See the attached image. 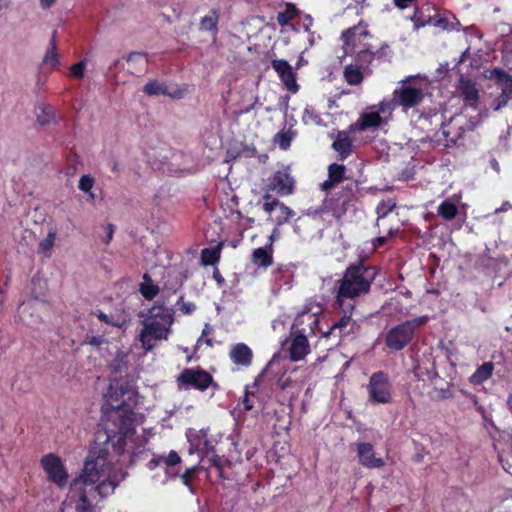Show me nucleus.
Returning a JSON list of instances; mask_svg holds the SVG:
<instances>
[{"instance_id":"obj_1","label":"nucleus","mask_w":512,"mask_h":512,"mask_svg":"<svg viewBox=\"0 0 512 512\" xmlns=\"http://www.w3.org/2000/svg\"><path fill=\"white\" fill-rule=\"evenodd\" d=\"M117 426H106V441L103 447H93L84 465L83 472L75 478L69 491V498L77 502L76 509L85 510L97 499L108 496L125 479V461L150 451L152 428H145L143 416L132 415Z\"/></svg>"},{"instance_id":"obj_2","label":"nucleus","mask_w":512,"mask_h":512,"mask_svg":"<svg viewBox=\"0 0 512 512\" xmlns=\"http://www.w3.org/2000/svg\"><path fill=\"white\" fill-rule=\"evenodd\" d=\"M174 321L175 310L164 304L156 302L148 310L139 332V341L145 352L154 349L157 342L169 339Z\"/></svg>"},{"instance_id":"obj_3","label":"nucleus","mask_w":512,"mask_h":512,"mask_svg":"<svg viewBox=\"0 0 512 512\" xmlns=\"http://www.w3.org/2000/svg\"><path fill=\"white\" fill-rule=\"evenodd\" d=\"M429 82L424 76H408L398 83L392 93L391 100H382L380 110L385 115H392L396 107L407 113L420 105L428 94Z\"/></svg>"},{"instance_id":"obj_4","label":"nucleus","mask_w":512,"mask_h":512,"mask_svg":"<svg viewBox=\"0 0 512 512\" xmlns=\"http://www.w3.org/2000/svg\"><path fill=\"white\" fill-rule=\"evenodd\" d=\"M376 277L373 267L360 263L347 268L337 292V303L343 310L352 311L353 299L369 292L372 282Z\"/></svg>"},{"instance_id":"obj_5","label":"nucleus","mask_w":512,"mask_h":512,"mask_svg":"<svg viewBox=\"0 0 512 512\" xmlns=\"http://www.w3.org/2000/svg\"><path fill=\"white\" fill-rule=\"evenodd\" d=\"M136 392L119 381L110 383L104 394L102 411L107 425L117 426V422L128 423V417L135 415Z\"/></svg>"},{"instance_id":"obj_6","label":"nucleus","mask_w":512,"mask_h":512,"mask_svg":"<svg viewBox=\"0 0 512 512\" xmlns=\"http://www.w3.org/2000/svg\"><path fill=\"white\" fill-rule=\"evenodd\" d=\"M344 39V52L346 56H352L355 61L361 65H368L375 56L373 46L369 43L372 36L367 30V26L359 24L354 26L342 35Z\"/></svg>"},{"instance_id":"obj_7","label":"nucleus","mask_w":512,"mask_h":512,"mask_svg":"<svg viewBox=\"0 0 512 512\" xmlns=\"http://www.w3.org/2000/svg\"><path fill=\"white\" fill-rule=\"evenodd\" d=\"M479 124V116L459 112L441 124L438 141H441L442 137L445 147L456 145L466 131L473 130Z\"/></svg>"},{"instance_id":"obj_8","label":"nucleus","mask_w":512,"mask_h":512,"mask_svg":"<svg viewBox=\"0 0 512 512\" xmlns=\"http://www.w3.org/2000/svg\"><path fill=\"white\" fill-rule=\"evenodd\" d=\"M459 93L464 103L460 113L479 116V123L488 117L489 109L487 108V101L480 97L479 90L475 83L461 78L459 83Z\"/></svg>"},{"instance_id":"obj_9","label":"nucleus","mask_w":512,"mask_h":512,"mask_svg":"<svg viewBox=\"0 0 512 512\" xmlns=\"http://www.w3.org/2000/svg\"><path fill=\"white\" fill-rule=\"evenodd\" d=\"M186 438L189 443V454L200 453L206 456L211 454L210 461L212 465L221 469L223 459L214 454L216 440L208 437L207 429L196 430L189 428L186 431Z\"/></svg>"},{"instance_id":"obj_10","label":"nucleus","mask_w":512,"mask_h":512,"mask_svg":"<svg viewBox=\"0 0 512 512\" xmlns=\"http://www.w3.org/2000/svg\"><path fill=\"white\" fill-rule=\"evenodd\" d=\"M427 321V316H420L397 325L386 334V345L392 350L403 349L412 339L416 328L424 325Z\"/></svg>"},{"instance_id":"obj_11","label":"nucleus","mask_w":512,"mask_h":512,"mask_svg":"<svg viewBox=\"0 0 512 512\" xmlns=\"http://www.w3.org/2000/svg\"><path fill=\"white\" fill-rule=\"evenodd\" d=\"M322 305L316 301H309L303 310L296 316L293 323V333L317 335L320 332L319 316L322 314Z\"/></svg>"},{"instance_id":"obj_12","label":"nucleus","mask_w":512,"mask_h":512,"mask_svg":"<svg viewBox=\"0 0 512 512\" xmlns=\"http://www.w3.org/2000/svg\"><path fill=\"white\" fill-rule=\"evenodd\" d=\"M367 389L373 403L388 404L392 400L391 383L383 372H376L370 377Z\"/></svg>"},{"instance_id":"obj_13","label":"nucleus","mask_w":512,"mask_h":512,"mask_svg":"<svg viewBox=\"0 0 512 512\" xmlns=\"http://www.w3.org/2000/svg\"><path fill=\"white\" fill-rule=\"evenodd\" d=\"M41 466L49 481L63 488L68 483V472L61 458L54 453H49L41 458Z\"/></svg>"},{"instance_id":"obj_14","label":"nucleus","mask_w":512,"mask_h":512,"mask_svg":"<svg viewBox=\"0 0 512 512\" xmlns=\"http://www.w3.org/2000/svg\"><path fill=\"white\" fill-rule=\"evenodd\" d=\"M392 115H385L380 110V103L363 112L358 120L350 126L351 131H365L378 128L388 122Z\"/></svg>"},{"instance_id":"obj_15","label":"nucleus","mask_w":512,"mask_h":512,"mask_svg":"<svg viewBox=\"0 0 512 512\" xmlns=\"http://www.w3.org/2000/svg\"><path fill=\"white\" fill-rule=\"evenodd\" d=\"M271 66L276 71L283 85L289 92L293 94L298 92L299 85L296 81V74L292 66L286 60L273 59L271 61Z\"/></svg>"},{"instance_id":"obj_16","label":"nucleus","mask_w":512,"mask_h":512,"mask_svg":"<svg viewBox=\"0 0 512 512\" xmlns=\"http://www.w3.org/2000/svg\"><path fill=\"white\" fill-rule=\"evenodd\" d=\"M294 179L288 169L276 171L269 180V190L275 191L280 196H287L293 193Z\"/></svg>"},{"instance_id":"obj_17","label":"nucleus","mask_w":512,"mask_h":512,"mask_svg":"<svg viewBox=\"0 0 512 512\" xmlns=\"http://www.w3.org/2000/svg\"><path fill=\"white\" fill-rule=\"evenodd\" d=\"M179 380L185 385L205 390L210 386L212 377L203 370L185 369L180 374Z\"/></svg>"},{"instance_id":"obj_18","label":"nucleus","mask_w":512,"mask_h":512,"mask_svg":"<svg viewBox=\"0 0 512 512\" xmlns=\"http://www.w3.org/2000/svg\"><path fill=\"white\" fill-rule=\"evenodd\" d=\"M359 462L368 468H380L384 465L381 458L375 456L373 446L370 443L357 444Z\"/></svg>"},{"instance_id":"obj_19","label":"nucleus","mask_w":512,"mask_h":512,"mask_svg":"<svg viewBox=\"0 0 512 512\" xmlns=\"http://www.w3.org/2000/svg\"><path fill=\"white\" fill-rule=\"evenodd\" d=\"M486 78L496 81L501 87V94L504 96L512 97V76L506 73L501 68H494L486 71Z\"/></svg>"},{"instance_id":"obj_20","label":"nucleus","mask_w":512,"mask_h":512,"mask_svg":"<svg viewBox=\"0 0 512 512\" xmlns=\"http://www.w3.org/2000/svg\"><path fill=\"white\" fill-rule=\"evenodd\" d=\"M294 335L290 345V358L293 361H300L304 359L310 351V345L307 340L309 335L300 333H294Z\"/></svg>"},{"instance_id":"obj_21","label":"nucleus","mask_w":512,"mask_h":512,"mask_svg":"<svg viewBox=\"0 0 512 512\" xmlns=\"http://www.w3.org/2000/svg\"><path fill=\"white\" fill-rule=\"evenodd\" d=\"M56 34H57V31L54 30L52 33V37L50 39L49 45L47 47V50H46L45 55L42 60L43 65H45L53 70L59 69V67L62 65L61 56L57 50Z\"/></svg>"},{"instance_id":"obj_22","label":"nucleus","mask_w":512,"mask_h":512,"mask_svg":"<svg viewBox=\"0 0 512 512\" xmlns=\"http://www.w3.org/2000/svg\"><path fill=\"white\" fill-rule=\"evenodd\" d=\"M229 356L234 364L247 367L252 362L253 353L246 344L238 343L232 347Z\"/></svg>"},{"instance_id":"obj_23","label":"nucleus","mask_w":512,"mask_h":512,"mask_svg":"<svg viewBox=\"0 0 512 512\" xmlns=\"http://www.w3.org/2000/svg\"><path fill=\"white\" fill-rule=\"evenodd\" d=\"M56 238L57 229L55 227H50L48 229L47 235L41 239L38 244L37 254L42 258H50L53 254Z\"/></svg>"},{"instance_id":"obj_24","label":"nucleus","mask_w":512,"mask_h":512,"mask_svg":"<svg viewBox=\"0 0 512 512\" xmlns=\"http://www.w3.org/2000/svg\"><path fill=\"white\" fill-rule=\"evenodd\" d=\"M332 147L339 153L341 159H345L352 150V141L346 132H339Z\"/></svg>"},{"instance_id":"obj_25","label":"nucleus","mask_w":512,"mask_h":512,"mask_svg":"<svg viewBox=\"0 0 512 512\" xmlns=\"http://www.w3.org/2000/svg\"><path fill=\"white\" fill-rule=\"evenodd\" d=\"M345 172V167L343 165L339 164H331L329 166V177L324 183L322 184L323 190H329L331 189L336 183H339L343 180Z\"/></svg>"},{"instance_id":"obj_26","label":"nucleus","mask_w":512,"mask_h":512,"mask_svg":"<svg viewBox=\"0 0 512 512\" xmlns=\"http://www.w3.org/2000/svg\"><path fill=\"white\" fill-rule=\"evenodd\" d=\"M252 261L259 267L267 268L272 264V248L260 247L254 250Z\"/></svg>"},{"instance_id":"obj_27","label":"nucleus","mask_w":512,"mask_h":512,"mask_svg":"<svg viewBox=\"0 0 512 512\" xmlns=\"http://www.w3.org/2000/svg\"><path fill=\"white\" fill-rule=\"evenodd\" d=\"M180 461H181V458L178 455V453L174 450H171L169 452V454L166 456H164V455L154 456L153 459H151L148 462V467H149V469H154L156 466H158L162 463L165 464L166 466H174V465L180 463Z\"/></svg>"},{"instance_id":"obj_28","label":"nucleus","mask_w":512,"mask_h":512,"mask_svg":"<svg viewBox=\"0 0 512 512\" xmlns=\"http://www.w3.org/2000/svg\"><path fill=\"white\" fill-rule=\"evenodd\" d=\"M366 65H361L360 63L356 62V64H349L345 67L344 70V77L345 80L350 85H357L363 80V74L361 71V68L365 67Z\"/></svg>"},{"instance_id":"obj_29","label":"nucleus","mask_w":512,"mask_h":512,"mask_svg":"<svg viewBox=\"0 0 512 512\" xmlns=\"http://www.w3.org/2000/svg\"><path fill=\"white\" fill-rule=\"evenodd\" d=\"M458 213L457 200L449 198L438 207V214L445 220H452Z\"/></svg>"},{"instance_id":"obj_30","label":"nucleus","mask_w":512,"mask_h":512,"mask_svg":"<svg viewBox=\"0 0 512 512\" xmlns=\"http://www.w3.org/2000/svg\"><path fill=\"white\" fill-rule=\"evenodd\" d=\"M302 122L305 125L325 126L326 123L320 113L313 106H306L302 114Z\"/></svg>"},{"instance_id":"obj_31","label":"nucleus","mask_w":512,"mask_h":512,"mask_svg":"<svg viewBox=\"0 0 512 512\" xmlns=\"http://www.w3.org/2000/svg\"><path fill=\"white\" fill-rule=\"evenodd\" d=\"M345 315L336 323H334L330 330L327 332H322L323 336L327 337L330 333H332L335 330H339L340 334L343 333H349L354 326V323L351 319L350 315H347V312H350L349 310L343 311Z\"/></svg>"},{"instance_id":"obj_32","label":"nucleus","mask_w":512,"mask_h":512,"mask_svg":"<svg viewBox=\"0 0 512 512\" xmlns=\"http://www.w3.org/2000/svg\"><path fill=\"white\" fill-rule=\"evenodd\" d=\"M493 364L491 362H486L482 364L477 370L472 374L470 381L471 383L478 385L482 382L489 379L493 373Z\"/></svg>"},{"instance_id":"obj_33","label":"nucleus","mask_w":512,"mask_h":512,"mask_svg":"<svg viewBox=\"0 0 512 512\" xmlns=\"http://www.w3.org/2000/svg\"><path fill=\"white\" fill-rule=\"evenodd\" d=\"M218 20V12L211 10L207 15L201 18L200 28L204 31H216Z\"/></svg>"},{"instance_id":"obj_34","label":"nucleus","mask_w":512,"mask_h":512,"mask_svg":"<svg viewBox=\"0 0 512 512\" xmlns=\"http://www.w3.org/2000/svg\"><path fill=\"white\" fill-rule=\"evenodd\" d=\"M296 13V7L291 3H287L285 5V9L280 11L277 15L278 24L282 27L288 25L289 22L296 16Z\"/></svg>"},{"instance_id":"obj_35","label":"nucleus","mask_w":512,"mask_h":512,"mask_svg":"<svg viewBox=\"0 0 512 512\" xmlns=\"http://www.w3.org/2000/svg\"><path fill=\"white\" fill-rule=\"evenodd\" d=\"M143 278L144 282L141 284L140 291L144 298L151 300L158 294L159 288L152 283L147 274Z\"/></svg>"},{"instance_id":"obj_36","label":"nucleus","mask_w":512,"mask_h":512,"mask_svg":"<svg viewBox=\"0 0 512 512\" xmlns=\"http://www.w3.org/2000/svg\"><path fill=\"white\" fill-rule=\"evenodd\" d=\"M220 258V247L205 248L201 252V260L204 265H213Z\"/></svg>"},{"instance_id":"obj_37","label":"nucleus","mask_w":512,"mask_h":512,"mask_svg":"<svg viewBox=\"0 0 512 512\" xmlns=\"http://www.w3.org/2000/svg\"><path fill=\"white\" fill-rule=\"evenodd\" d=\"M278 215L273 220L277 226H281L284 223L288 222L291 217L295 215L294 211L286 206L284 203L279 204Z\"/></svg>"},{"instance_id":"obj_38","label":"nucleus","mask_w":512,"mask_h":512,"mask_svg":"<svg viewBox=\"0 0 512 512\" xmlns=\"http://www.w3.org/2000/svg\"><path fill=\"white\" fill-rule=\"evenodd\" d=\"M95 184V180L91 175H83L81 176L78 188L83 191L84 193L88 194L89 198L93 200L95 198V194L92 191V188Z\"/></svg>"},{"instance_id":"obj_39","label":"nucleus","mask_w":512,"mask_h":512,"mask_svg":"<svg viewBox=\"0 0 512 512\" xmlns=\"http://www.w3.org/2000/svg\"><path fill=\"white\" fill-rule=\"evenodd\" d=\"M412 21L414 22V27L416 29H419L420 27H424L426 25H440V20H435L430 15L425 17L423 15V12L421 11L415 13V15L412 18Z\"/></svg>"},{"instance_id":"obj_40","label":"nucleus","mask_w":512,"mask_h":512,"mask_svg":"<svg viewBox=\"0 0 512 512\" xmlns=\"http://www.w3.org/2000/svg\"><path fill=\"white\" fill-rule=\"evenodd\" d=\"M396 206L393 199L383 200L376 207V213L378 215L377 221L379 222L382 218L386 217Z\"/></svg>"},{"instance_id":"obj_41","label":"nucleus","mask_w":512,"mask_h":512,"mask_svg":"<svg viewBox=\"0 0 512 512\" xmlns=\"http://www.w3.org/2000/svg\"><path fill=\"white\" fill-rule=\"evenodd\" d=\"M279 385L283 391L290 389L289 393L291 398H296L302 388L301 385L294 383L290 378L281 379Z\"/></svg>"},{"instance_id":"obj_42","label":"nucleus","mask_w":512,"mask_h":512,"mask_svg":"<svg viewBox=\"0 0 512 512\" xmlns=\"http://www.w3.org/2000/svg\"><path fill=\"white\" fill-rule=\"evenodd\" d=\"M143 91L147 95H160L165 94V88L163 85H161L158 81H150L148 82L144 88Z\"/></svg>"},{"instance_id":"obj_43","label":"nucleus","mask_w":512,"mask_h":512,"mask_svg":"<svg viewBox=\"0 0 512 512\" xmlns=\"http://www.w3.org/2000/svg\"><path fill=\"white\" fill-rule=\"evenodd\" d=\"M263 199L265 200L263 205H262V208L263 210L271 215V213L274 211V210H278L279 208V204L281 203L279 200L277 199H272V196L269 194V193H266L264 196H263Z\"/></svg>"},{"instance_id":"obj_44","label":"nucleus","mask_w":512,"mask_h":512,"mask_svg":"<svg viewBox=\"0 0 512 512\" xmlns=\"http://www.w3.org/2000/svg\"><path fill=\"white\" fill-rule=\"evenodd\" d=\"M293 138V134L290 131H283L276 135V142L282 150H287Z\"/></svg>"},{"instance_id":"obj_45","label":"nucleus","mask_w":512,"mask_h":512,"mask_svg":"<svg viewBox=\"0 0 512 512\" xmlns=\"http://www.w3.org/2000/svg\"><path fill=\"white\" fill-rule=\"evenodd\" d=\"M97 317L101 322H104L106 324L118 327L120 329L126 328V322L125 321H116L112 316H109L103 312H98Z\"/></svg>"},{"instance_id":"obj_46","label":"nucleus","mask_w":512,"mask_h":512,"mask_svg":"<svg viewBox=\"0 0 512 512\" xmlns=\"http://www.w3.org/2000/svg\"><path fill=\"white\" fill-rule=\"evenodd\" d=\"M87 66V61L81 60L78 63L72 65L70 67V73L75 78H82L84 76V72Z\"/></svg>"},{"instance_id":"obj_47","label":"nucleus","mask_w":512,"mask_h":512,"mask_svg":"<svg viewBox=\"0 0 512 512\" xmlns=\"http://www.w3.org/2000/svg\"><path fill=\"white\" fill-rule=\"evenodd\" d=\"M509 99L510 98L508 96L500 94L490 102L489 107L487 106V108L489 110L493 109L494 111H498L499 109L507 105Z\"/></svg>"},{"instance_id":"obj_48","label":"nucleus","mask_w":512,"mask_h":512,"mask_svg":"<svg viewBox=\"0 0 512 512\" xmlns=\"http://www.w3.org/2000/svg\"><path fill=\"white\" fill-rule=\"evenodd\" d=\"M127 62L130 65L139 64L141 66H145L147 63V60H146L145 56L142 55L141 53L133 52L128 55Z\"/></svg>"},{"instance_id":"obj_49","label":"nucleus","mask_w":512,"mask_h":512,"mask_svg":"<svg viewBox=\"0 0 512 512\" xmlns=\"http://www.w3.org/2000/svg\"><path fill=\"white\" fill-rule=\"evenodd\" d=\"M212 327L209 324H205L204 329L202 331L201 337L197 340V345H201L205 343L207 346H212V340L210 338H206L205 336L212 331Z\"/></svg>"},{"instance_id":"obj_50","label":"nucleus","mask_w":512,"mask_h":512,"mask_svg":"<svg viewBox=\"0 0 512 512\" xmlns=\"http://www.w3.org/2000/svg\"><path fill=\"white\" fill-rule=\"evenodd\" d=\"M195 308L196 306L192 302H182L179 305V310L186 315L191 314L195 310Z\"/></svg>"},{"instance_id":"obj_51","label":"nucleus","mask_w":512,"mask_h":512,"mask_svg":"<svg viewBox=\"0 0 512 512\" xmlns=\"http://www.w3.org/2000/svg\"><path fill=\"white\" fill-rule=\"evenodd\" d=\"M43 112L45 113V116H38L39 121L41 124H46L50 121L49 117H52L53 115V108L50 106H47L43 109Z\"/></svg>"},{"instance_id":"obj_52","label":"nucleus","mask_w":512,"mask_h":512,"mask_svg":"<svg viewBox=\"0 0 512 512\" xmlns=\"http://www.w3.org/2000/svg\"><path fill=\"white\" fill-rule=\"evenodd\" d=\"M280 238V230L279 226L276 225V227L273 229L271 235L269 236V245L268 248H272V244L275 240Z\"/></svg>"},{"instance_id":"obj_53","label":"nucleus","mask_w":512,"mask_h":512,"mask_svg":"<svg viewBox=\"0 0 512 512\" xmlns=\"http://www.w3.org/2000/svg\"><path fill=\"white\" fill-rule=\"evenodd\" d=\"M88 343L92 346L99 347L104 343V339L101 336H93L89 338Z\"/></svg>"},{"instance_id":"obj_54","label":"nucleus","mask_w":512,"mask_h":512,"mask_svg":"<svg viewBox=\"0 0 512 512\" xmlns=\"http://www.w3.org/2000/svg\"><path fill=\"white\" fill-rule=\"evenodd\" d=\"M194 471V468L188 469L184 474L181 475L183 483L190 487V474Z\"/></svg>"},{"instance_id":"obj_55","label":"nucleus","mask_w":512,"mask_h":512,"mask_svg":"<svg viewBox=\"0 0 512 512\" xmlns=\"http://www.w3.org/2000/svg\"><path fill=\"white\" fill-rule=\"evenodd\" d=\"M312 23H313V19L311 16L309 15H306L303 19V28L305 31H309L310 27L312 26Z\"/></svg>"},{"instance_id":"obj_56","label":"nucleus","mask_w":512,"mask_h":512,"mask_svg":"<svg viewBox=\"0 0 512 512\" xmlns=\"http://www.w3.org/2000/svg\"><path fill=\"white\" fill-rule=\"evenodd\" d=\"M106 230V242H110L113 238V233H114V227L113 225L109 224L107 225V227L105 228Z\"/></svg>"},{"instance_id":"obj_57","label":"nucleus","mask_w":512,"mask_h":512,"mask_svg":"<svg viewBox=\"0 0 512 512\" xmlns=\"http://www.w3.org/2000/svg\"><path fill=\"white\" fill-rule=\"evenodd\" d=\"M30 306V303H22L19 308H18V314L20 316V318H22V316H24V314L26 313L28 307Z\"/></svg>"},{"instance_id":"obj_58","label":"nucleus","mask_w":512,"mask_h":512,"mask_svg":"<svg viewBox=\"0 0 512 512\" xmlns=\"http://www.w3.org/2000/svg\"><path fill=\"white\" fill-rule=\"evenodd\" d=\"M57 0H40V5L42 8L47 9L55 4Z\"/></svg>"},{"instance_id":"obj_59","label":"nucleus","mask_w":512,"mask_h":512,"mask_svg":"<svg viewBox=\"0 0 512 512\" xmlns=\"http://www.w3.org/2000/svg\"><path fill=\"white\" fill-rule=\"evenodd\" d=\"M110 168H111V171L114 172V173H119L120 172L119 163L115 159L111 160Z\"/></svg>"},{"instance_id":"obj_60","label":"nucleus","mask_w":512,"mask_h":512,"mask_svg":"<svg viewBox=\"0 0 512 512\" xmlns=\"http://www.w3.org/2000/svg\"><path fill=\"white\" fill-rule=\"evenodd\" d=\"M396 6L400 8H406L409 6V4L412 2V0H394Z\"/></svg>"},{"instance_id":"obj_61","label":"nucleus","mask_w":512,"mask_h":512,"mask_svg":"<svg viewBox=\"0 0 512 512\" xmlns=\"http://www.w3.org/2000/svg\"><path fill=\"white\" fill-rule=\"evenodd\" d=\"M510 208H511L510 203L506 202L500 208L496 209L495 212L499 213V212L507 211Z\"/></svg>"},{"instance_id":"obj_62","label":"nucleus","mask_w":512,"mask_h":512,"mask_svg":"<svg viewBox=\"0 0 512 512\" xmlns=\"http://www.w3.org/2000/svg\"><path fill=\"white\" fill-rule=\"evenodd\" d=\"M491 167L496 171V172H499L500 171V166H499V163L495 160V159H492L491 162Z\"/></svg>"},{"instance_id":"obj_63","label":"nucleus","mask_w":512,"mask_h":512,"mask_svg":"<svg viewBox=\"0 0 512 512\" xmlns=\"http://www.w3.org/2000/svg\"><path fill=\"white\" fill-rule=\"evenodd\" d=\"M506 405H507V408L509 409V411L512 412V393L508 395L507 400H506Z\"/></svg>"},{"instance_id":"obj_64","label":"nucleus","mask_w":512,"mask_h":512,"mask_svg":"<svg viewBox=\"0 0 512 512\" xmlns=\"http://www.w3.org/2000/svg\"><path fill=\"white\" fill-rule=\"evenodd\" d=\"M253 405L249 402L248 398L246 397L244 400V408L245 410H251Z\"/></svg>"}]
</instances>
